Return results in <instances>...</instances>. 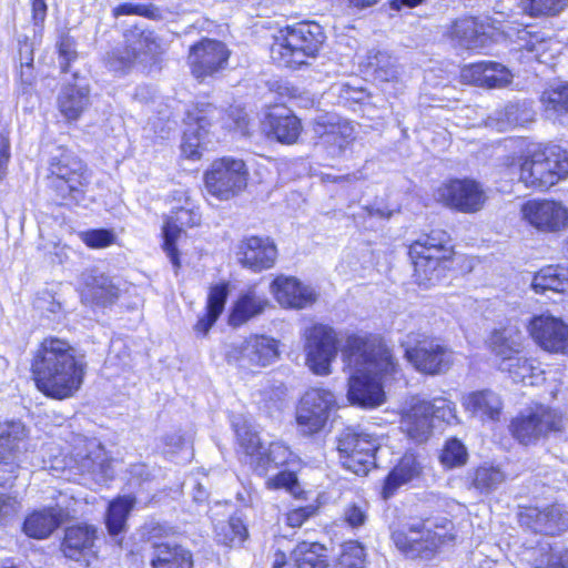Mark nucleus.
Wrapping results in <instances>:
<instances>
[{"label": "nucleus", "mask_w": 568, "mask_h": 568, "mask_svg": "<svg viewBox=\"0 0 568 568\" xmlns=\"http://www.w3.org/2000/svg\"><path fill=\"white\" fill-rule=\"evenodd\" d=\"M422 474V465L413 454H405L399 463L393 468L385 479L383 496L385 499L392 497L395 491Z\"/></svg>", "instance_id": "41"}, {"label": "nucleus", "mask_w": 568, "mask_h": 568, "mask_svg": "<svg viewBox=\"0 0 568 568\" xmlns=\"http://www.w3.org/2000/svg\"><path fill=\"white\" fill-rule=\"evenodd\" d=\"M247 176L243 160L225 156L211 164L205 172L204 181L210 194L219 200H229L246 187Z\"/></svg>", "instance_id": "9"}, {"label": "nucleus", "mask_w": 568, "mask_h": 568, "mask_svg": "<svg viewBox=\"0 0 568 568\" xmlns=\"http://www.w3.org/2000/svg\"><path fill=\"white\" fill-rule=\"evenodd\" d=\"M270 291L281 306L294 310L311 306L317 297L314 288L303 284L294 276L280 275L275 277L270 285Z\"/></svg>", "instance_id": "25"}, {"label": "nucleus", "mask_w": 568, "mask_h": 568, "mask_svg": "<svg viewBox=\"0 0 568 568\" xmlns=\"http://www.w3.org/2000/svg\"><path fill=\"white\" fill-rule=\"evenodd\" d=\"M214 529L217 541L230 547L241 545L247 537V528L237 515L231 516L227 521L217 523Z\"/></svg>", "instance_id": "48"}, {"label": "nucleus", "mask_w": 568, "mask_h": 568, "mask_svg": "<svg viewBox=\"0 0 568 568\" xmlns=\"http://www.w3.org/2000/svg\"><path fill=\"white\" fill-rule=\"evenodd\" d=\"M506 479L500 468L495 466H480L473 475L471 485L481 494H489L497 489Z\"/></svg>", "instance_id": "50"}, {"label": "nucleus", "mask_w": 568, "mask_h": 568, "mask_svg": "<svg viewBox=\"0 0 568 568\" xmlns=\"http://www.w3.org/2000/svg\"><path fill=\"white\" fill-rule=\"evenodd\" d=\"M268 304V300L264 295L258 294L255 287H250L234 303L229 316V324L234 327L241 326L262 314Z\"/></svg>", "instance_id": "36"}, {"label": "nucleus", "mask_w": 568, "mask_h": 568, "mask_svg": "<svg viewBox=\"0 0 568 568\" xmlns=\"http://www.w3.org/2000/svg\"><path fill=\"white\" fill-rule=\"evenodd\" d=\"M430 406L432 420L438 419L447 424L456 420V408L455 404L444 397H435L433 400H428Z\"/></svg>", "instance_id": "59"}, {"label": "nucleus", "mask_w": 568, "mask_h": 568, "mask_svg": "<svg viewBox=\"0 0 568 568\" xmlns=\"http://www.w3.org/2000/svg\"><path fill=\"white\" fill-rule=\"evenodd\" d=\"M324 551L318 542L303 541L293 550L290 568H327Z\"/></svg>", "instance_id": "47"}, {"label": "nucleus", "mask_w": 568, "mask_h": 568, "mask_svg": "<svg viewBox=\"0 0 568 568\" xmlns=\"http://www.w3.org/2000/svg\"><path fill=\"white\" fill-rule=\"evenodd\" d=\"M336 568H355V541L347 540L341 545Z\"/></svg>", "instance_id": "64"}, {"label": "nucleus", "mask_w": 568, "mask_h": 568, "mask_svg": "<svg viewBox=\"0 0 568 568\" xmlns=\"http://www.w3.org/2000/svg\"><path fill=\"white\" fill-rule=\"evenodd\" d=\"M230 420L240 446L250 457L251 466L260 476L266 475L272 467L300 463L297 455L282 442H274L267 448L264 447L258 435L252 430L244 416L232 415Z\"/></svg>", "instance_id": "7"}, {"label": "nucleus", "mask_w": 568, "mask_h": 568, "mask_svg": "<svg viewBox=\"0 0 568 568\" xmlns=\"http://www.w3.org/2000/svg\"><path fill=\"white\" fill-rule=\"evenodd\" d=\"M541 568H568V549L550 547L539 559Z\"/></svg>", "instance_id": "62"}, {"label": "nucleus", "mask_w": 568, "mask_h": 568, "mask_svg": "<svg viewBox=\"0 0 568 568\" xmlns=\"http://www.w3.org/2000/svg\"><path fill=\"white\" fill-rule=\"evenodd\" d=\"M0 526L8 525L19 511V501L16 496L7 493V486H11L14 479L0 476Z\"/></svg>", "instance_id": "53"}, {"label": "nucleus", "mask_w": 568, "mask_h": 568, "mask_svg": "<svg viewBox=\"0 0 568 568\" xmlns=\"http://www.w3.org/2000/svg\"><path fill=\"white\" fill-rule=\"evenodd\" d=\"M266 125L276 141L283 144H294L302 133L301 120L290 110L275 108L266 116Z\"/></svg>", "instance_id": "33"}, {"label": "nucleus", "mask_w": 568, "mask_h": 568, "mask_svg": "<svg viewBox=\"0 0 568 568\" xmlns=\"http://www.w3.org/2000/svg\"><path fill=\"white\" fill-rule=\"evenodd\" d=\"M266 486L270 489H286L295 498H300L303 490L298 484L295 471L283 470L266 480Z\"/></svg>", "instance_id": "57"}, {"label": "nucleus", "mask_w": 568, "mask_h": 568, "mask_svg": "<svg viewBox=\"0 0 568 568\" xmlns=\"http://www.w3.org/2000/svg\"><path fill=\"white\" fill-rule=\"evenodd\" d=\"M221 110L211 103H197L186 112V130L182 140V153L185 158L197 160L204 150V140L213 121L219 119Z\"/></svg>", "instance_id": "12"}, {"label": "nucleus", "mask_w": 568, "mask_h": 568, "mask_svg": "<svg viewBox=\"0 0 568 568\" xmlns=\"http://www.w3.org/2000/svg\"><path fill=\"white\" fill-rule=\"evenodd\" d=\"M125 47L108 53L105 65L115 73L128 72L135 62H143L158 48L153 32L134 28L124 34Z\"/></svg>", "instance_id": "11"}, {"label": "nucleus", "mask_w": 568, "mask_h": 568, "mask_svg": "<svg viewBox=\"0 0 568 568\" xmlns=\"http://www.w3.org/2000/svg\"><path fill=\"white\" fill-rule=\"evenodd\" d=\"M317 511L318 506L313 504L297 507L287 511L285 520L290 527L297 528L301 527L306 520L314 517Z\"/></svg>", "instance_id": "63"}, {"label": "nucleus", "mask_w": 568, "mask_h": 568, "mask_svg": "<svg viewBox=\"0 0 568 568\" xmlns=\"http://www.w3.org/2000/svg\"><path fill=\"white\" fill-rule=\"evenodd\" d=\"M487 36L485 23L473 17L456 20L448 31V37L454 45L469 50L483 48Z\"/></svg>", "instance_id": "30"}, {"label": "nucleus", "mask_w": 568, "mask_h": 568, "mask_svg": "<svg viewBox=\"0 0 568 568\" xmlns=\"http://www.w3.org/2000/svg\"><path fill=\"white\" fill-rule=\"evenodd\" d=\"M369 435L357 433V476L367 475L369 467L375 465L377 446Z\"/></svg>", "instance_id": "52"}, {"label": "nucleus", "mask_w": 568, "mask_h": 568, "mask_svg": "<svg viewBox=\"0 0 568 568\" xmlns=\"http://www.w3.org/2000/svg\"><path fill=\"white\" fill-rule=\"evenodd\" d=\"M564 428V415L544 404L526 407L509 424L511 436L523 446H536Z\"/></svg>", "instance_id": "8"}, {"label": "nucleus", "mask_w": 568, "mask_h": 568, "mask_svg": "<svg viewBox=\"0 0 568 568\" xmlns=\"http://www.w3.org/2000/svg\"><path fill=\"white\" fill-rule=\"evenodd\" d=\"M26 436V427L20 420L0 424V473L8 474L7 480L18 477L21 445Z\"/></svg>", "instance_id": "19"}, {"label": "nucleus", "mask_w": 568, "mask_h": 568, "mask_svg": "<svg viewBox=\"0 0 568 568\" xmlns=\"http://www.w3.org/2000/svg\"><path fill=\"white\" fill-rule=\"evenodd\" d=\"M395 542L397 547L412 556L430 558L440 544V537L432 532L429 528L425 529V525L423 524L412 526L408 535L404 536L403 539L402 535H396Z\"/></svg>", "instance_id": "31"}, {"label": "nucleus", "mask_w": 568, "mask_h": 568, "mask_svg": "<svg viewBox=\"0 0 568 568\" xmlns=\"http://www.w3.org/2000/svg\"><path fill=\"white\" fill-rule=\"evenodd\" d=\"M239 255L243 266L261 272L274 266L277 248L270 237L250 236L242 241Z\"/></svg>", "instance_id": "26"}, {"label": "nucleus", "mask_w": 568, "mask_h": 568, "mask_svg": "<svg viewBox=\"0 0 568 568\" xmlns=\"http://www.w3.org/2000/svg\"><path fill=\"white\" fill-rule=\"evenodd\" d=\"M277 356V342L264 335L250 336L227 353L229 362H235L240 366H267Z\"/></svg>", "instance_id": "23"}, {"label": "nucleus", "mask_w": 568, "mask_h": 568, "mask_svg": "<svg viewBox=\"0 0 568 568\" xmlns=\"http://www.w3.org/2000/svg\"><path fill=\"white\" fill-rule=\"evenodd\" d=\"M73 79L74 82L63 84L57 95V108L68 122L78 121L91 104L89 85L79 81L77 73Z\"/></svg>", "instance_id": "27"}, {"label": "nucleus", "mask_w": 568, "mask_h": 568, "mask_svg": "<svg viewBox=\"0 0 568 568\" xmlns=\"http://www.w3.org/2000/svg\"><path fill=\"white\" fill-rule=\"evenodd\" d=\"M313 132L324 144L343 149L347 143V136L352 133V128L348 123H342L337 115L326 113L314 120Z\"/></svg>", "instance_id": "39"}, {"label": "nucleus", "mask_w": 568, "mask_h": 568, "mask_svg": "<svg viewBox=\"0 0 568 568\" xmlns=\"http://www.w3.org/2000/svg\"><path fill=\"white\" fill-rule=\"evenodd\" d=\"M64 519V511L59 507L34 510L23 521V532L33 539L48 538Z\"/></svg>", "instance_id": "34"}, {"label": "nucleus", "mask_w": 568, "mask_h": 568, "mask_svg": "<svg viewBox=\"0 0 568 568\" xmlns=\"http://www.w3.org/2000/svg\"><path fill=\"white\" fill-rule=\"evenodd\" d=\"M87 367L84 355L68 341L55 336L43 338L31 362L37 388L58 400L73 397L80 390Z\"/></svg>", "instance_id": "1"}, {"label": "nucleus", "mask_w": 568, "mask_h": 568, "mask_svg": "<svg viewBox=\"0 0 568 568\" xmlns=\"http://www.w3.org/2000/svg\"><path fill=\"white\" fill-rule=\"evenodd\" d=\"M82 242L91 248H104L115 241V234L111 230L95 229L80 233Z\"/></svg>", "instance_id": "58"}, {"label": "nucleus", "mask_w": 568, "mask_h": 568, "mask_svg": "<svg viewBox=\"0 0 568 568\" xmlns=\"http://www.w3.org/2000/svg\"><path fill=\"white\" fill-rule=\"evenodd\" d=\"M150 564L152 568H192L193 558L191 551L183 546L160 541L152 545Z\"/></svg>", "instance_id": "32"}, {"label": "nucleus", "mask_w": 568, "mask_h": 568, "mask_svg": "<svg viewBox=\"0 0 568 568\" xmlns=\"http://www.w3.org/2000/svg\"><path fill=\"white\" fill-rule=\"evenodd\" d=\"M355 354V338L349 336L347 339V347L342 351L343 361L348 367V389L347 399L351 405H355V368L352 366L353 356Z\"/></svg>", "instance_id": "61"}, {"label": "nucleus", "mask_w": 568, "mask_h": 568, "mask_svg": "<svg viewBox=\"0 0 568 568\" xmlns=\"http://www.w3.org/2000/svg\"><path fill=\"white\" fill-rule=\"evenodd\" d=\"M325 41L323 28L303 21L281 29L274 37L271 58L278 65L298 68L310 58H315Z\"/></svg>", "instance_id": "3"}, {"label": "nucleus", "mask_w": 568, "mask_h": 568, "mask_svg": "<svg viewBox=\"0 0 568 568\" xmlns=\"http://www.w3.org/2000/svg\"><path fill=\"white\" fill-rule=\"evenodd\" d=\"M532 120L534 113L531 109L518 103L507 104L503 110L496 111L494 116L489 118L490 125L495 126L498 131L525 126Z\"/></svg>", "instance_id": "45"}, {"label": "nucleus", "mask_w": 568, "mask_h": 568, "mask_svg": "<svg viewBox=\"0 0 568 568\" xmlns=\"http://www.w3.org/2000/svg\"><path fill=\"white\" fill-rule=\"evenodd\" d=\"M81 300L84 304L108 307L120 296V288L105 273L99 268H88L81 273Z\"/></svg>", "instance_id": "20"}, {"label": "nucleus", "mask_w": 568, "mask_h": 568, "mask_svg": "<svg viewBox=\"0 0 568 568\" xmlns=\"http://www.w3.org/2000/svg\"><path fill=\"white\" fill-rule=\"evenodd\" d=\"M306 364L316 375L331 373V363L337 354L335 332L325 325L313 326L306 337Z\"/></svg>", "instance_id": "15"}, {"label": "nucleus", "mask_w": 568, "mask_h": 568, "mask_svg": "<svg viewBox=\"0 0 568 568\" xmlns=\"http://www.w3.org/2000/svg\"><path fill=\"white\" fill-rule=\"evenodd\" d=\"M465 409L480 419L498 420L503 402L498 394L490 389L471 392L463 399Z\"/></svg>", "instance_id": "37"}, {"label": "nucleus", "mask_w": 568, "mask_h": 568, "mask_svg": "<svg viewBox=\"0 0 568 568\" xmlns=\"http://www.w3.org/2000/svg\"><path fill=\"white\" fill-rule=\"evenodd\" d=\"M359 67L362 73L378 81H390L396 79L398 74L395 60L386 51H368Z\"/></svg>", "instance_id": "42"}, {"label": "nucleus", "mask_w": 568, "mask_h": 568, "mask_svg": "<svg viewBox=\"0 0 568 568\" xmlns=\"http://www.w3.org/2000/svg\"><path fill=\"white\" fill-rule=\"evenodd\" d=\"M229 296L227 284H216L210 288L206 312L200 317L194 326V329L200 334H207L210 328L215 324L222 312Z\"/></svg>", "instance_id": "44"}, {"label": "nucleus", "mask_w": 568, "mask_h": 568, "mask_svg": "<svg viewBox=\"0 0 568 568\" xmlns=\"http://www.w3.org/2000/svg\"><path fill=\"white\" fill-rule=\"evenodd\" d=\"M335 396L325 389L312 388L301 399L296 412L297 426L302 434L313 435L326 425Z\"/></svg>", "instance_id": "14"}, {"label": "nucleus", "mask_w": 568, "mask_h": 568, "mask_svg": "<svg viewBox=\"0 0 568 568\" xmlns=\"http://www.w3.org/2000/svg\"><path fill=\"white\" fill-rule=\"evenodd\" d=\"M462 77L479 87L501 88L511 80L510 72L501 64L490 61L473 63L463 70Z\"/></svg>", "instance_id": "35"}, {"label": "nucleus", "mask_w": 568, "mask_h": 568, "mask_svg": "<svg viewBox=\"0 0 568 568\" xmlns=\"http://www.w3.org/2000/svg\"><path fill=\"white\" fill-rule=\"evenodd\" d=\"M395 371L390 351L378 335L357 334V406L371 409L384 404V379Z\"/></svg>", "instance_id": "2"}, {"label": "nucleus", "mask_w": 568, "mask_h": 568, "mask_svg": "<svg viewBox=\"0 0 568 568\" xmlns=\"http://www.w3.org/2000/svg\"><path fill=\"white\" fill-rule=\"evenodd\" d=\"M436 199L445 206L462 213H476L486 202L481 185L470 179H454L442 184L436 191Z\"/></svg>", "instance_id": "13"}, {"label": "nucleus", "mask_w": 568, "mask_h": 568, "mask_svg": "<svg viewBox=\"0 0 568 568\" xmlns=\"http://www.w3.org/2000/svg\"><path fill=\"white\" fill-rule=\"evenodd\" d=\"M467 450L465 446L456 438L446 442L440 454V462L448 468L462 466L466 463Z\"/></svg>", "instance_id": "56"}, {"label": "nucleus", "mask_w": 568, "mask_h": 568, "mask_svg": "<svg viewBox=\"0 0 568 568\" xmlns=\"http://www.w3.org/2000/svg\"><path fill=\"white\" fill-rule=\"evenodd\" d=\"M405 357L416 371L428 375L446 373L454 362L453 351L434 339L406 348Z\"/></svg>", "instance_id": "17"}, {"label": "nucleus", "mask_w": 568, "mask_h": 568, "mask_svg": "<svg viewBox=\"0 0 568 568\" xmlns=\"http://www.w3.org/2000/svg\"><path fill=\"white\" fill-rule=\"evenodd\" d=\"M568 176V153L559 145L529 150L519 159V182L534 190H548Z\"/></svg>", "instance_id": "5"}, {"label": "nucleus", "mask_w": 568, "mask_h": 568, "mask_svg": "<svg viewBox=\"0 0 568 568\" xmlns=\"http://www.w3.org/2000/svg\"><path fill=\"white\" fill-rule=\"evenodd\" d=\"M174 200L183 201L181 206H173L172 215L168 217L163 226V250L170 258L173 267H180V257L176 248V240L180 237L183 227H193L201 222L199 207L191 201L187 191L174 192Z\"/></svg>", "instance_id": "10"}, {"label": "nucleus", "mask_w": 568, "mask_h": 568, "mask_svg": "<svg viewBox=\"0 0 568 568\" xmlns=\"http://www.w3.org/2000/svg\"><path fill=\"white\" fill-rule=\"evenodd\" d=\"M134 505L135 498L129 495L120 496L109 503L104 523L108 534L112 538H116L126 531V521Z\"/></svg>", "instance_id": "43"}, {"label": "nucleus", "mask_w": 568, "mask_h": 568, "mask_svg": "<svg viewBox=\"0 0 568 568\" xmlns=\"http://www.w3.org/2000/svg\"><path fill=\"white\" fill-rule=\"evenodd\" d=\"M98 529L93 525L79 524L70 526L64 531L61 549L71 560L89 566L97 557Z\"/></svg>", "instance_id": "18"}, {"label": "nucleus", "mask_w": 568, "mask_h": 568, "mask_svg": "<svg viewBox=\"0 0 568 568\" xmlns=\"http://www.w3.org/2000/svg\"><path fill=\"white\" fill-rule=\"evenodd\" d=\"M521 527L536 534L557 535L568 529V513L560 505L545 508L524 507L518 514Z\"/></svg>", "instance_id": "21"}, {"label": "nucleus", "mask_w": 568, "mask_h": 568, "mask_svg": "<svg viewBox=\"0 0 568 568\" xmlns=\"http://www.w3.org/2000/svg\"><path fill=\"white\" fill-rule=\"evenodd\" d=\"M341 465L352 473H355V428L347 426L337 437L336 446Z\"/></svg>", "instance_id": "51"}, {"label": "nucleus", "mask_w": 568, "mask_h": 568, "mask_svg": "<svg viewBox=\"0 0 568 568\" xmlns=\"http://www.w3.org/2000/svg\"><path fill=\"white\" fill-rule=\"evenodd\" d=\"M532 287L537 293L554 291L568 294V267L549 265L534 277Z\"/></svg>", "instance_id": "46"}, {"label": "nucleus", "mask_w": 568, "mask_h": 568, "mask_svg": "<svg viewBox=\"0 0 568 568\" xmlns=\"http://www.w3.org/2000/svg\"><path fill=\"white\" fill-rule=\"evenodd\" d=\"M57 47L61 71L67 73L70 71L71 63L78 58L74 40L68 34H62Z\"/></svg>", "instance_id": "60"}, {"label": "nucleus", "mask_w": 568, "mask_h": 568, "mask_svg": "<svg viewBox=\"0 0 568 568\" xmlns=\"http://www.w3.org/2000/svg\"><path fill=\"white\" fill-rule=\"evenodd\" d=\"M518 50L526 53L527 60L541 61V53L547 48V42L537 34H531L526 29L518 31Z\"/></svg>", "instance_id": "54"}, {"label": "nucleus", "mask_w": 568, "mask_h": 568, "mask_svg": "<svg viewBox=\"0 0 568 568\" xmlns=\"http://www.w3.org/2000/svg\"><path fill=\"white\" fill-rule=\"evenodd\" d=\"M408 255L416 283L429 287L444 276L454 255L450 236L443 230H434L410 244Z\"/></svg>", "instance_id": "4"}, {"label": "nucleus", "mask_w": 568, "mask_h": 568, "mask_svg": "<svg viewBox=\"0 0 568 568\" xmlns=\"http://www.w3.org/2000/svg\"><path fill=\"white\" fill-rule=\"evenodd\" d=\"M541 102L546 116L556 120L568 113V83L554 87L542 93Z\"/></svg>", "instance_id": "49"}, {"label": "nucleus", "mask_w": 568, "mask_h": 568, "mask_svg": "<svg viewBox=\"0 0 568 568\" xmlns=\"http://www.w3.org/2000/svg\"><path fill=\"white\" fill-rule=\"evenodd\" d=\"M74 463L81 474L89 475L94 480H106L114 476L112 460L95 439L85 443L84 449L77 453Z\"/></svg>", "instance_id": "28"}, {"label": "nucleus", "mask_w": 568, "mask_h": 568, "mask_svg": "<svg viewBox=\"0 0 568 568\" xmlns=\"http://www.w3.org/2000/svg\"><path fill=\"white\" fill-rule=\"evenodd\" d=\"M530 335L545 351L568 354V325L551 315L532 318Z\"/></svg>", "instance_id": "24"}, {"label": "nucleus", "mask_w": 568, "mask_h": 568, "mask_svg": "<svg viewBox=\"0 0 568 568\" xmlns=\"http://www.w3.org/2000/svg\"><path fill=\"white\" fill-rule=\"evenodd\" d=\"M524 335L516 326L495 329L489 338V347L500 362L514 359L523 351Z\"/></svg>", "instance_id": "38"}, {"label": "nucleus", "mask_w": 568, "mask_h": 568, "mask_svg": "<svg viewBox=\"0 0 568 568\" xmlns=\"http://www.w3.org/2000/svg\"><path fill=\"white\" fill-rule=\"evenodd\" d=\"M85 163L72 151L58 148L49 161L48 186L63 201L80 202L90 184Z\"/></svg>", "instance_id": "6"}, {"label": "nucleus", "mask_w": 568, "mask_h": 568, "mask_svg": "<svg viewBox=\"0 0 568 568\" xmlns=\"http://www.w3.org/2000/svg\"><path fill=\"white\" fill-rule=\"evenodd\" d=\"M229 59V51L220 41L205 39L190 49L189 63L197 79L213 75L223 69Z\"/></svg>", "instance_id": "22"}, {"label": "nucleus", "mask_w": 568, "mask_h": 568, "mask_svg": "<svg viewBox=\"0 0 568 568\" xmlns=\"http://www.w3.org/2000/svg\"><path fill=\"white\" fill-rule=\"evenodd\" d=\"M498 366L501 372L508 373L515 383L534 386L545 379L544 372L536 361L519 355L514 359L506 358Z\"/></svg>", "instance_id": "40"}, {"label": "nucleus", "mask_w": 568, "mask_h": 568, "mask_svg": "<svg viewBox=\"0 0 568 568\" xmlns=\"http://www.w3.org/2000/svg\"><path fill=\"white\" fill-rule=\"evenodd\" d=\"M523 219L542 232H560L568 227V209L554 200H529L521 205Z\"/></svg>", "instance_id": "16"}, {"label": "nucleus", "mask_w": 568, "mask_h": 568, "mask_svg": "<svg viewBox=\"0 0 568 568\" xmlns=\"http://www.w3.org/2000/svg\"><path fill=\"white\" fill-rule=\"evenodd\" d=\"M568 0H524L523 10L530 16H555L562 11Z\"/></svg>", "instance_id": "55"}, {"label": "nucleus", "mask_w": 568, "mask_h": 568, "mask_svg": "<svg viewBox=\"0 0 568 568\" xmlns=\"http://www.w3.org/2000/svg\"><path fill=\"white\" fill-rule=\"evenodd\" d=\"M433 420L428 400L413 398L400 418V429L416 443H425L433 433Z\"/></svg>", "instance_id": "29"}]
</instances>
